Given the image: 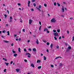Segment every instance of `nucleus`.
<instances>
[{
  "label": "nucleus",
  "instance_id": "nucleus-36",
  "mask_svg": "<svg viewBox=\"0 0 74 74\" xmlns=\"http://www.w3.org/2000/svg\"><path fill=\"white\" fill-rule=\"evenodd\" d=\"M44 6H45V7H47V4L46 3H45L44 4Z\"/></svg>",
  "mask_w": 74,
  "mask_h": 74
},
{
  "label": "nucleus",
  "instance_id": "nucleus-16",
  "mask_svg": "<svg viewBox=\"0 0 74 74\" xmlns=\"http://www.w3.org/2000/svg\"><path fill=\"white\" fill-rule=\"evenodd\" d=\"M68 49H71V46H69L68 47Z\"/></svg>",
  "mask_w": 74,
  "mask_h": 74
},
{
  "label": "nucleus",
  "instance_id": "nucleus-57",
  "mask_svg": "<svg viewBox=\"0 0 74 74\" xmlns=\"http://www.w3.org/2000/svg\"><path fill=\"white\" fill-rule=\"evenodd\" d=\"M18 40H19V41H21V38H19L18 39Z\"/></svg>",
  "mask_w": 74,
  "mask_h": 74
},
{
  "label": "nucleus",
  "instance_id": "nucleus-1",
  "mask_svg": "<svg viewBox=\"0 0 74 74\" xmlns=\"http://www.w3.org/2000/svg\"><path fill=\"white\" fill-rule=\"evenodd\" d=\"M51 22H53V23H55V22H56V20H55V18H53L51 20Z\"/></svg>",
  "mask_w": 74,
  "mask_h": 74
},
{
  "label": "nucleus",
  "instance_id": "nucleus-26",
  "mask_svg": "<svg viewBox=\"0 0 74 74\" xmlns=\"http://www.w3.org/2000/svg\"><path fill=\"white\" fill-rule=\"evenodd\" d=\"M60 29H58L57 30V32L58 33H59L60 32Z\"/></svg>",
  "mask_w": 74,
  "mask_h": 74
},
{
  "label": "nucleus",
  "instance_id": "nucleus-40",
  "mask_svg": "<svg viewBox=\"0 0 74 74\" xmlns=\"http://www.w3.org/2000/svg\"><path fill=\"white\" fill-rule=\"evenodd\" d=\"M6 31L5 30H4L2 31L3 33H4Z\"/></svg>",
  "mask_w": 74,
  "mask_h": 74
},
{
  "label": "nucleus",
  "instance_id": "nucleus-37",
  "mask_svg": "<svg viewBox=\"0 0 74 74\" xmlns=\"http://www.w3.org/2000/svg\"><path fill=\"white\" fill-rule=\"evenodd\" d=\"M28 49L29 51H32V49L29 48Z\"/></svg>",
  "mask_w": 74,
  "mask_h": 74
},
{
  "label": "nucleus",
  "instance_id": "nucleus-3",
  "mask_svg": "<svg viewBox=\"0 0 74 74\" xmlns=\"http://www.w3.org/2000/svg\"><path fill=\"white\" fill-rule=\"evenodd\" d=\"M10 22H11L12 21V17L11 16H10Z\"/></svg>",
  "mask_w": 74,
  "mask_h": 74
},
{
  "label": "nucleus",
  "instance_id": "nucleus-64",
  "mask_svg": "<svg viewBox=\"0 0 74 74\" xmlns=\"http://www.w3.org/2000/svg\"><path fill=\"white\" fill-rule=\"evenodd\" d=\"M7 12H8V14H9V11H8V10H7Z\"/></svg>",
  "mask_w": 74,
  "mask_h": 74
},
{
  "label": "nucleus",
  "instance_id": "nucleus-19",
  "mask_svg": "<svg viewBox=\"0 0 74 74\" xmlns=\"http://www.w3.org/2000/svg\"><path fill=\"white\" fill-rule=\"evenodd\" d=\"M62 58V57H60V56H58V57H56V58H55V59H58V58Z\"/></svg>",
  "mask_w": 74,
  "mask_h": 74
},
{
  "label": "nucleus",
  "instance_id": "nucleus-53",
  "mask_svg": "<svg viewBox=\"0 0 74 74\" xmlns=\"http://www.w3.org/2000/svg\"><path fill=\"white\" fill-rule=\"evenodd\" d=\"M54 5H55V6L56 5V2H55V3H54Z\"/></svg>",
  "mask_w": 74,
  "mask_h": 74
},
{
  "label": "nucleus",
  "instance_id": "nucleus-46",
  "mask_svg": "<svg viewBox=\"0 0 74 74\" xmlns=\"http://www.w3.org/2000/svg\"><path fill=\"white\" fill-rule=\"evenodd\" d=\"M51 67H53V65H51Z\"/></svg>",
  "mask_w": 74,
  "mask_h": 74
},
{
  "label": "nucleus",
  "instance_id": "nucleus-41",
  "mask_svg": "<svg viewBox=\"0 0 74 74\" xmlns=\"http://www.w3.org/2000/svg\"><path fill=\"white\" fill-rule=\"evenodd\" d=\"M73 19V18L72 17H71L70 18V19L71 20H72Z\"/></svg>",
  "mask_w": 74,
  "mask_h": 74
},
{
  "label": "nucleus",
  "instance_id": "nucleus-60",
  "mask_svg": "<svg viewBox=\"0 0 74 74\" xmlns=\"http://www.w3.org/2000/svg\"><path fill=\"white\" fill-rule=\"evenodd\" d=\"M47 52H49V50L48 49L47 50Z\"/></svg>",
  "mask_w": 74,
  "mask_h": 74
},
{
  "label": "nucleus",
  "instance_id": "nucleus-56",
  "mask_svg": "<svg viewBox=\"0 0 74 74\" xmlns=\"http://www.w3.org/2000/svg\"><path fill=\"white\" fill-rule=\"evenodd\" d=\"M62 38H64V36H62Z\"/></svg>",
  "mask_w": 74,
  "mask_h": 74
},
{
  "label": "nucleus",
  "instance_id": "nucleus-39",
  "mask_svg": "<svg viewBox=\"0 0 74 74\" xmlns=\"http://www.w3.org/2000/svg\"><path fill=\"white\" fill-rule=\"evenodd\" d=\"M5 18H7V16L6 15V14H5Z\"/></svg>",
  "mask_w": 74,
  "mask_h": 74
},
{
  "label": "nucleus",
  "instance_id": "nucleus-23",
  "mask_svg": "<svg viewBox=\"0 0 74 74\" xmlns=\"http://www.w3.org/2000/svg\"><path fill=\"white\" fill-rule=\"evenodd\" d=\"M57 4L58 5V7H60V4H59L58 3H57Z\"/></svg>",
  "mask_w": 74,
  "mask_h": 74
},
{
  "label": "nucleus",
  "instance_id": "nucleus-55",
  "mask_svg": "<svg viewBox=\"0 0 74 74\" xmlns=\"http://www.w3.org/2000/svg\"><path fill=\"white\" fill-rule=\"evenodd\" d=\"M74 40V36H73V39H72V41H73Z\"/></svg>",
  "mask_w": 74,
  "mask_h": 74
},
{
  "label": "nucleus",
  "instance_id": "nucleus-22",
  "mask_svg": "<svg viewBox=\"0 0 74 74\" xmlns=\"http://www.w3.org/2000/svg\"><path fill=\"white\" fill-rule=\"evenodd\" d=\"M18 51L20 52H21V48L20 47L18 48Z\"/></svg>",
  "mask_w": 74,
  "mask_h": 74
},
{
  "label": "nucleus",
  "instance_id": "nucleus-59",
  "mask_svg": "<svg viewBox=\"0 0 74 74\" xmlns=\"http://www.w3.org/2000/svg\"><path fill=\"white\" fill-rule=\"evenodd\" d=\"M47 31V33H49V31H48V30Z\"/></svg>",
  "mask_w": 74,
  "mask_h": 74
},
{
  "label": "nucleus",
  "instance_id": "nucleus-29",
  "mask_svg": "<svg viewBox=\"0 0 74 74\" xmlns=\"http://www.w3.org/2000/svg\"><path fill=\"white\" fill-rule=\"evenodd\" d=\"M20 22H21V23H22V22H23V21H22V19H20Z\"/></svg>",
  "mask_w": 74,
  "mask_h": 74
},
{
  "label": "nucleus",
  "instance_id": "nucleus-10",
  "mask_svg": "<svg viewBox=\"0 0 74 74\" xmlns=\"http://www.w3.org/2000/svg\"><path fill=\"white\" fill-rule=\"evenodd\" d=\"M36 44H39V42H38V39H36Z\"/></svg>",
  "mask_w": 74,
  "mask_h": 74
},
{
  "label": "nucleus",
  "instance_id": "nucleus-38",
  "mask_svg": "<svg viewBox=\"0 0 74 74\" xmlns=\"http://www.w3.org/2000/svg\"><path fill=\"white\" fill-rule=\"evenodd\" d=\"M41 26H40L39 28V30H41Z\"/></svg>",
  "mask_w": 74,
  "mask_h": 74
},
{
  "label": "nucleus",
  "instance_id": "nucleus-45",
  "mask_svg": "<svg viewBox=\"0 0 74 74\" xmlns=\"http://www.w3.org/2000/svg\"><path fill=\"white\" fill-rule=\"evenodd\" d=\"M11 46L12 47H13V46H14V44L13 43H12L11 45Z\"/></svg>",
  "mask_w": 74,
  "mask_h": 74
},
{
  "label": "nucleus",
  "instance_id": "nucleus-34",
  "mask_svg": "<svg viewBox=\"0 0 74 74\" xmlns=\"http://www.w3.org/2000/svg\"><path fill=\"white\" fill-rule=\"evenodd\" d=\"M36 1V0H32V2L33 3V2H34Z\"/></svg>",
  "mask_w": 74,
  "mask_h": 74
},
{
  "label": "nucleus",
  "instance_id": "nucleus-8",
  "mask_svg": "<svg viewBox=\"0 0 74 74\" xmlns=\"http://www.w3.org/2000/svg\"><path fill=\"white\" fill-rule=\"evenodd\" d=\"M3 42H6V43H8V41L6 40H3Z\"/></svg>",
  "mask_w": 74,
  "mask_h": 74
},
{
  "label": "nucleus",
  "instance_id": "nucleus-28",
  "mask_svg": "<svg viewBox=\"0 0 74 74\" xmlns=\"http://www.w3.org/2000/svg\"><path fill=\"white\" fill-rule=\"evenodd\" d=\"M12 52L14 53H15L16 52L15 51H14V49L12 50Z\"/></svg>",
  "mask_w": 74,
  "mask_h": 74
},
{
  "label": "nucleus",
  "instance_id": "nucleus-25",
  "mask_svg": "<svg viewBox=\"0 0 74 74\" xmlns=\"http://www.w3.org/2000/svg\"><path fill=\"white\" fill-rule=\"evenodd\" d=\"M5 63L6 64V66H8V65L9 64V63H8L5 62Z\"/></svg>",
  "mask_w": 74,
  "mask_h": 74
},
{
  "label": "nucleus",
  "instance_id": "nucleus-44",
  "mask_svg": "<svg viewBox=\"0 0 74 74\" xmlns=\"http://www.w3.org/2000/svg\"><path fill=\"white\" fill-rule=\"evenodd\" d=\"M39 25H41V22L40 21H39Z\"/></svg>",
  "mask_w": 74,
  "mask_h": 74
},
{
  "label": "nucleus",
  "instance_id": "nucleus-14",
  "mask_svg": "<svg viewBox=\"0 0 74 74\" xmlns=\"http://www.w3.org/2000/svg\"><path fill=\"white\" fill-rule=\"evenodd\" d=\"M7 33L8 34V36L10 35V32L9 31H8L7 32Z\"/></svg>",
  "mask_w": 74,
  "mask_h": 74
},
{
  "label": "nucleus",
  "instance_id": "nucleus-49",
  "mask_svg": "<svg viewBox=\"0 0 74 74\" xmlns=\"http://www.w3.org/2000/svg\"><path fill=\"white\" fill-rule=\"evenodd\" d=\"M43 42H47V41L46 40H43Z\"/></svg>",
  "mask_w": 74,
  "mask_h": 74
},
{
  "label": "nucleus",
  "instance_id": "nucleus-7",
  "mask_svg": "<svg viewBox=\"0 0 74 74\" xmlns=\"http://www.w3.org/2000/svg\"><path fill=\"white\" fill-rule=\"evenodd\" d=\"M41 62V60H38L37 63H40Z\"/></svg>",
  "mask_w": 74,
  "mask_h": 74
},
{
  "label": "nucleus",
  "instance_id": "nucleus-4",
  "mask_svg": "<svg viewBox=\"0 0 74 74\" xmlns=\"http://www.w3.org/2000/svg\"><path fill=\"white\" fill-rule=\"evenodd\" d=\"M54 35L55 36H58V33H57L56 32L55 33H54Z\"/></svg>",
  "mask_w": 74,
  "mask_h": 74
},
{
  "label": "nucleus",
  "instance_id": "nucleus-6",
  "mask_svg": "<svg viewBox=\"0 0 74 74\" xmlns=\"http://www.w3.org/2000/svg\"><path fill=\"white\" fill-rule=\"evenodd\" d=\"M30 1H29L28 3V7H30Z\"/></svg>",
  "mask_w": 74,
  "mask_h": 74
},
{
  "label": "nucleus",
  "instance_id": "nucleus-20",
  "mask_svg": "<svg viewBox=\"0 0 74 74\" xmlns=\"http://www.w3.org/2000/svg\"><path fill=\"white\" fill-rule=\"evenodd\" d=\"M52 47H53V44H51L50 45V47L51 48H52Z\"/></svg>",
  "mask_w": 74,
  "mask_h": 74
},
{
  "label": "nucleus",
  "instance_id": "nucleus-33",
  "mask_svg": "<svg viewBox=\"0 0 74 74\" xmlns=\"http://www.w3.org/2000/svg\"><path fill=\"white\" fill-rule=\"evenodd\" d=\"M47 45H49V42H47Z\"/></svg>",
  "mask_w": 74,
  "mask_h": 74
},
{
  "label": "nucleus",
  "instance_id": "nucleus-54",
  "mask_svg": "<svg viewBox=\"0 0 74 74\" xmlns=\"http://www.w3.org/2000/svg\"><path fill=\"white\" fill-rule=\"evenodd\" d=\"M67 33L68 34H69V30L67 31Z\"/></svg>",
  "mask_w": 74,
  "mask_h": 74
},
{
  "label": "nucleus",
  "instance_id": "nucleus-24",
  "mask_svg": "<svg viewBox=\"0 0 74 74\" xmlns=\"http://www.w3.org/2000/svg\"><path fill=\"white\" fill-rule=\"evenodd\" d=\"M41 66H38V69H41Z\"/></svg>",
  "mask_w": 74,
  "mask_h": 74
},
{
  "label": "nucleus",
  "instance_id": "nucleus-9",
  "mask_svg": "<svg viewBox=\"0 0 74 74\" xmlns=\"http://www.w3.org/2000/svg\"><path fill=\"white\" fill-rule=\"evenodd\" d=\"M46 30H47V31H48V28H45L44 30V32H45Z\"/></svg>",
  "mask_w": 74,
  "mask_h": 74
},
{
  "label": "nucleus",
  "instance_id": "nucleus-5",
  "mask_svg": "<svg viewBox=\"0 0 74 74\" xmlns=\"http://www.w3.org/2000/svg\"><path fill=\"white\" fill-rule=\"evenodd\" d=\"M33 51L34 52H36V51H37V50H36V48H33Z\"/></svg>",
  "mask_w": 74,
  "mask_h": 74
},
{
  "label": "nucleus",
  "instance_id": "nucleus-61",
  "mask_svg": "<svg viewBox=\"0 0 74 74\" xmlns=\"http://www.w3.org/2000/svg\"><path fill=\"white\" fill-rule=\"evenodd\" d=\"M18 5H19V6L21 5V4L20 3H18Z\"/></svg>",
  "mask_w": 74,
  "mask_h": 74
},
{
  "label": "nucleus",
  "instance_id": "nucleus-35",
  "mask_svg": "<svg viewBox=\"0 0 74 74\" xmlns=\"http://www.w3.org/2000/svg\"><path fill=\"white\" fill-rule=\"evenodd\" d=\"M24 52H26V49H24Z\"/></svg>",
  "mask_w": 74,
  "mask_h": 74
},
{
  "label": "nucleus",
  "instance_id": "nucleus-51",
  "mask_svg": "<svg viewBox=\"0 0 74 74\" xmlns=\"http://www.w3.org/2000/svg\"><path fill=\"white\" fill-rule=\"evenodd\" d=\"M23 31L24 32H25V29H23Z\"/></svg>",
  "mask_w": 74,
  "mask_h": 74
},
{
  "label": "nucleus",
  "instance_id": "nucleus-21",
  "mask_svg": "<svg viewBox=\"0 0 74 74\" xmlns=\"http://www.w3.org/2000/svg\"><path fill=\"white\" fill-rule=\"evenodd\" d=\"M62 12H64V8H63L62 9Z\"/></svg>",
  "mask_w": 74,
  "mask_h": 74
},
{
  "label": "nucleus",
  "instance_id": "nucleus-30",
  "mask_svg": "<svg viewBox=\"0 0 74 74\" xmlns=\"http://www.w3.org/2000/svg\"><path fill=\"white\" fill-rule=\"evenodd\" d=\"M56 48L57 49H59V46H56Z\"/></svg>",
  "mask_w": 74,
  "mask_h": 74
},
{
  "label": "nucleus",
  "instance_id": "nucleus-32",
  "mask_svg": "<svg viewBox=\"0 0 74 74\" xmlns=\"http://www.w3.org/2000/svg\"><path fill=\"white\" fill-rule=\"evenodd\" d=\"M6 70H7V69H5L3 71L4 72H6Z\"/></svg>",
  "mask_w": 74,
  "mask_h": 74
},
{
  "label": "nucleus",
  "instance_id": "nucleus-48",
  "mask_svg": "<svg viewBox=\"0 0 74 74\" xmlns=\"http://www.w3.org/2000/svg\"><path fill=\"white\" fill-rule=\"evenodd\" d=\"M69 49H66V52H69Z\"/></svg>",
  "mask_w": 74,
  "mask_h": 74
},
{
  "label": "nucleus",
  "instance_id": "nucleus-52",
  "mask_svg": "<svg viewBox=\"0 0 74 74\" xmlns=\"http://www.w3.org/2000/svg\"><path fill=\"white\" fill-rule=\"evenodd\" d=\"M54 38L55 40H57V38H56V37H54Z\"/></svg>",
  "mask_w": 74,
  "mask_h": 74
},
{
  "label": "nucleus",
  "instance_id": "nucleus-15",
  "mask_svg": "<svg viewBox=\"0 0 74 74\" xmlns=\"http://www.w3.org/2000/svg\"><path fill=\"white\" fill-rule=\"evenodd\" d=\"M43 58H44V60H45L46 59H47V58L45 57V56H44Z\"/></svg>",
  "mask_w": 74,
  "mask_h": 74
},
{
  "label": "nucleus",
  "instance_id": "nucleus-13",
  "mask_svg": "<svg viewBox=\"0 0 74 74\" xmlns=\"http://www.w3.org/2000/svg\"><path fill=\"white\" fill-rule=\"evenodd\" d=\"M31 66L32 67H34V65L33 64H32Z\"/></svg>",
  "mask_w": 74,
  "mask_h": 74
},
{
  "label": "nucleus",
  "instance_id": "nucleus-18",
  "mask_svg": "<svg viewBox=\"0 0 74 74\" xmlns=\"http://www.w3.org/2000/svg\"><path fill=\"white\" fill-rule=\"evenodd\" d=\"M25 55H30V56L31 55V54H30L29 53H26L25 54Z\"/></svg>",
  "mask_w": 74,
  "mask_h": 74
},
{
  "label": "nucleus",
  "instance_id": "nucleus-50",
  "mask_svg": "<svg viewBox=\"0 0 74 74\" xmlns=\"http://www.w3.org/2000/svg\"><path fill=\"white\" fill-rule=\"evenodd\" d=\"M31 10L32 11H34V9L33 8H32L31 9Z\"/></svg>",
  "mask_w": 74,
  "mask_h": 74
},
{
  "label": "nucleus",
  "instance_id": "nucleus-17",
  "mask_svg": "<svg viewBox=\"0 0 74 74\" xmlns=\"http://www.w3.org/2000/svg\"><path fill=\"white\" fill-rule=\"evenodd\" d=\"M36 8L37 10H39V11H41V10L39 8Z\"/></svg>",
  "mask_w": 74,
  "mask_h": 74
},
{
  "label": "nucleus",
  "instance_id": "nucleus-31",
  "mask_svg": "<svg viewBox=\"0 0 74 74\" xmlns=\"http://www.w3.org/2000/svg\"><path fill=\"white\" fill-rule=\"evenodd\" d=\"M34 7H36V4L35 3H34Z\"/></svg>",
  "mask_w": 74,
  "mask_h": 74
},
{
  "label": "nucleus",
  "instance_id": "nucleus-11",
  "mask_svg": "<svg viewBox=\"0 0 74 74\" xmlns=\"http://www.w3.org/2000/svg\"><path fill=\"white\" fill-rule=\"evenodd\" d=\"M18 55L17 54H14L13 56H14V57H16V56Z\"/></svg>",
  "mask_w": 74,
  "mask_h": 74
},
{
  "label": "nucleus",
  "instance_id": "nucleus-27",
  "mask_svg": "<svg viewBox=\"0 0 74 74\" xmlns=\"http://www.w3.org/2000/svg\"><path fill=\"white\" fill-rule=\"evenodd\" d=\"M53 31L54 33H55V32H56V31L55 29L53 30Z\"/></svg>",
  "mask_w": 74,
  "mask_h": 74
},
{
  "label": "nucleus",
  "instance_id": "nucleus-12",
  "mask_svg": "<svg viewBox=\"0 0 74 74\" xmlns=\"http://www.w3.org/2000/svg\"><path fill=\"white\" fill-rule=\"evenodd\" d=\"M16 71L17 72H19L20 70L19 69H16Z\"/></svg>",
  "mask_w": 74,
  "mask_h": 74
},
{
  "label": "nucleus",
  "instance_id": "nucleus-43",
  "mask_svg": "<svg viewBox=\"0 0 74 74\" xmlns=\"http://www.w3.org/2000/svg\"><path fill=\"white\" fill-rule=\"evenodd\" d=\"M39 8H41V5H40L39 6Z\"/></svg>",
  "mask_w": 74,
  "mask_h": 74
},
{
  "label": "nucleus",
  "instance_id": "nucleus-58",
  "mask_svg": "<svg viewBox=\"0 0 74 74\" xmlns=\"http://www.w3.org/2000/svg\"><path fill=\"white\" fill-rule=\"evenodd\" d=\"M17 35H16V34H14V37H16V36H17Z\"/></svg>",
  "mask_w": 74,
  "mask_h": 74
},
{
  "label": "nucleus",
  "instance_id": "nucleus-42",
  "mask_svg": "<svg viewBox=\"0 0 74 74\" xmlns=\"http://www.w3.org/2000/svg\"><path fill=\"white\" fill-rule=\"evenodd\" d=\"M13 63V61H11L10 62V64H12Z\"/></svg>",
  "mask_w": 74,
  "mask_h": 74
},
{
  "label": "nucleus",
  "instance_id": "nucleus-63",
  "mask_svg": "<svg viewBox=\"0 0 74 74\" xmlns=\"http://www.w3.org/2000/svg\"><path fill=\"white\" fill-rule=\"evenodd\" d=\"M27 57H28V58H30V56L29 55Z\"/></svg>",
  "mask_w": 74,
  "mask_h": 74
},
{
  "label": "nucleus",
  "instance_id": "nucleus-62",
  "mask_svg": "<svg viewBox=\"0 0 74 74\" xmlns=\"http://www.w3.org/2000/svg\"><path fill=\"white\" fill-rule=\"evenodd\" d=\"M61 38H62V37H61V36H60L59 38V39H61Z\"/></svg>",
  "mask_w": 74,
  "mask_h": 74
},
{
  "label": "nucleus",
  "instance_id": "nucleus-47",
  "mask_svg": "<svg viewBox=\"0 0 74 74\" xmlns=\"http://www.w3.org/2000/svg\"><path fill=\"white\" fill-rule=\"evenodd\" d=\"M24 61L25 62H27V60H24Z\"/></svg>",
  "mask_w": 74,
  "mask_h": 74
},
{
  "label": "nucleus",
  "instance_id": "nucleus-2",
  "mask_svg": "<svg viewBox=\"0 0 74 74\" xmlns=\"http://www.w3.org/2000/svg\"><path fill=\"white\" fill-rule=\"evenodd\" d=\"M32 19H29V23L30 25H31V24H32Z\"/></svg>",
  "mask_w": 74,
  "mask_h": 74
}]
</instances>
